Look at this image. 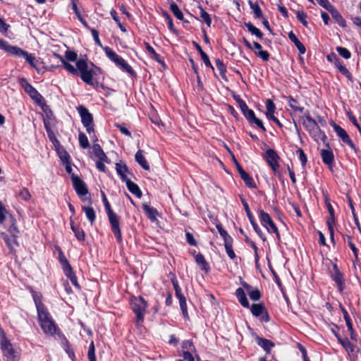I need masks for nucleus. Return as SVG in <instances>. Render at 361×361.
Listing matches in <instances>:
<instances>
[{"label":"nucleus","mask_w":361,"mask_h":361,"mask_svg":"<svg viewBox=\"0 0 361 361\" xmlns=\"http://www.w3.org/2000/svg\"><path fill=\"white\" fill-rule=\"evenodd\" d=\"M39 325L46 334L54 335L57 330V327L46 310H40L37 313Z\"/></svg>","instance_id":"obj_1"},{"label":"nucleus","mask_w":361,"mask_h":361,"mask_svg":"<svg viewBox=\"0 0 361 361\" xmlns=\"http://www.w3.org/2000/svg\"><path fill=\"white\" fill-rule=\"evenodd\" d=\"M131 306L136 315L135 321L138 325L143 321L144 314L147 307V302L142 297L135 298L132 300Z\"/></svg>","instance_id":"obj_2"},{"label":"nucleus","mask_w":361,"mask_h":361,"mask_svg":"<svg viewBox=\"0 0 361 361\" xmlns=\"http://www.w3.org/2000/svg\"><path fill=\"white\" fill-rule=\"evenodd\" d=\"M106 55L108 56L109 59L114 61L118 66H119L123 71L133 75L135 73L134 71L131 68L130 65H128L126 61L120 56H118L114 51H113L109 47H106L104 49Z\"/></svg>","instance_id":"obj_3"},{"label":"nucleus","mask_w":361,"mask_h":361,"mask_svg":"<svg viewBox=\"0 0 361 361\" xmlns=\"http://www.w3.org/2000/svg\"><path fill=\"white\" fill-rule=\"evenodd\" d=\"M76 66L79 72V75L85 83L88 85L92 84L93 71L84 59H80L76 62Z\"/></svg>","instance_id":"obj_4"},{"label":"nucleus","mask_w":361,"mask_h":361,"mask_svg":"<svg viewBox=\"0 0 361 361\" xmlns=\"http://www.w3.org/2000/svg\"><path fill=\"white\" fill-rule=\"evenodd\" d=\"M20 84L25 92L39 106L44 104V97L38 92V91L32 86L28 81L23 78L20 80Z\"/></svg>","instance_id":"obj_5"},{"label":"nucleus","mask_w":361,"mask_h":361,"mask_svg":"<svg viewBox=\"0 0 361 361\" xmlns=\"http://www.w3.org/2000/svg\"><path fill=\"white\" fill-rule=\"evenodd\" d=\"M1 333L2 338L1 340V348L3 351L4 355L6 357L8 361H15L18 359V354L13 349L10 341L6 338L2 331Z\"/></svg>","instance_id":"obj_6"},{"label":"nucleus","mask_w":361,"mask_h":361,"mask_svg":"<svg viewBox=\"0 0 361 361\" xmlns=\"http://www.w3.org/2000/svg\"><path fill=\"white\" fill-rule=\"evenodd\" d=\"M259 219L263 226H264L269 233H274L277 238L280 239V235L276 224L272 221L269 214L263 210L259 211Z\"/></svg>","instance_id":"obj_7"},{"label":"nucleus","mask_w":361,"mask_h":361,"mask_svg":"<svg viewBox=\"0 0 361 361\" xmlns=\"http://www.w3.org/2000/svg\"><path fill=\"white\" fill-rule=\"evenodd\" d=\"M71 179L73 182V187L78 194V196L80 197L81 200L82 202L88 201L89 203H91V199L83 197V196L86 195L88 193L87 188L86 187L85 183L82 180H81L78 176L72 174Z\"/></svg>","instance_id":"obj_8"},{"label":"nucleus","mask_w":361,"mask_h":361,"mask_svg":"<svg viewBox=\"0 0 361 361\" xmlns=\"http://www.w3.org/2000/svg\"><path fill=\"white\" fill-rule=\"evenodd\" d=\"M79 114L80 115L82 123L86 128V130L89 134L94 133L93 126V117L89 111L83 106H80L78 108Z\"/></svg>","instance_id":"obj_9"},{"label":"nucleus","mask_w":361,"mask_h":361,"mask_svg":"<svg viewBox=\"0 0 361 361\" xmlns=\"http://www.w3.org/2000/svg\"><path fill=\"white\" fill-rule=\"evenodd\" d=\"M109 221L112 229V231L116 236L118 242L119 243H122V235L121 231L119 226V216L114 213V212H111L107 213Z\"/></svg>","instance_id":"obj_10"},{"label":"nucleus","mask_w":361,"mask_h":361,"mask_svg":"<svg viewBox=\"0 0 361 361\" xmlns=\"http://www.w3.org/2000/svg\"><path fill=\"white\" fill-rule=\"evenodd\" d=\"M9 54L25 58L32 67L37 69V67L34 63L35 56L28 52L21 49L18 47L13 46L11 51H9Z\"/></svg>","instance_id":"obj_11"},{"label":"nucleus","mask_w":361,"mask_h":361,"mask_svg":"<svg viewBox=\"0 0 361 361\" xmlns=\"http://www.w3.org/2000/svg\"><path fill=\"white\" fill-rule=\"evenodd\" d=\"M242 203L243 204V207L246 212L247 216L255 231L258 234V235L260 237V238H262L263 240H265V238H264L262 231L260 230L259 227L258 226V225L257 224V223L255 221V218L250 212L248 204L246 202V201L244 199H242Z\"/></svg>","instance_id":"obj_12"},{"label":"nucleus","mask_w":361,"mask_h":361,"mask_svg":"<svg viewBox=\"0 0 361 361\" xmlns=\"http://www.w3.org/2000/svg\"><path fill=\"white\" fill-rule=\"evenodd\" d=\"M264 158L267 162L268 163L269 166L272 169V170L274 172H276L277 168L279 166L278 162V159L279 157L276 152L274 150L269 149L267 150Z\"/></svg>","instance_id":"obj_13"},{"label":"nucleus","mask_w":361,"mask_h":361,"mask_svg":"<svg viewBox=\"0 0 361 361\" xmlns=\"http://www.w3.org/2000/svg\"><path fill=\"white\" fill-rule=\"evenodd\" d=\"M303 125L306 130L311 134L316 135L320 130L316 121L314 120L309 114L305 116Z\"/></svg>","instance_id":"obj_14"},{"label":"nucleus","mask_w":361,"mask_h":361,"mask_svg":"<svg viewBox=\"0 0 361 361\" xmlns=\"http://www.w3.org/2000/svg\"><path fill=\"white\" fill-rule=\"evenodd\" d=\"M334 131L336 133L337 135L341 138L343 142L346 143L351 148H355V145L353 144L349 135L343 128H342L340 126L334 123Z\"/></svg>","instance_id":"obj_15"},{"label":"nucleus","mask_w":361,"mask_h":361,"mask_svg":"<svg viewBox=\"0 0 361 361\" xmlns=\"http://www.w3.org/2000/svg\"><path fill=\"white\" fill-rule=\"evenodd\" d=\"M5 227L7 228L8 232L11 235V237L13 238V242L16 243V238L18 237L19 231L16 225V220L11 214L8 215V221L6 222Z\"/></svg>","instance_id":"obj_16"},{"label":"nucleus","mask_w":361,"mask_h":361,"mask_svg":"<svg viewBox=\"0 0 361 361\" xmlns=\"http://www.w3.org/2000/svg\"><path fill=\"white\" fill-rule=\"evenodd\" d=\"M333 270H334V272L331 274L332 279L338 285L339 290L342 291L344 288V281H343V274L338 270L336 264H334Z\"/></svg>","instance_id":"obj_17"},{"label":"nucleus","mask_w":361,"mask_h":361,"mask_svg":"<svg viewBox=\"0 0 361 361\" xmlns=\"http://www.w3.org/2000/svg\"><path fill=\"white\" fill-rule=\"evenodd\" d=\"M242 286L245 288L248 293L249 297L252 300L257 301L260 299L261 294L257 288L252 289L251 286L245 282L242 283Z\"/></svg>","instance_id":"obj_18"},{"label":"nucleus","mask_w":361,"mask_h":361,"mask_svg":"<svg viewBox=\"0 0 361 361\" xmlns=\"http://www.w3.org/2000/svg\"><path fill=\"white\" fill-rule=\"evenodd\" d=\"M135 161L144 169L145 170H149L150 167L147 161L144 156L143 150L139 149L135 156Z\"/></svg>","instance_id":"obj_19"},{"label":"nucleus","mask_w":361,"mask_h":361,"mask_svg":"<svg viewBox=\"0 0 361 361\" xmlns=\"http://www.w3.org/2000/svg\"><path fill=\"white\" fill-rule=\"evenodd\" d=\"M338 343L342 345L348 355L355 352H359V349L356 350L355 346L352 344L348 338L343 339L341 338H338Z\"/></svg>","instance_id":"obj_20"},{"label":"nucleus","mask_w":361,"mask_h":361,"mask_svg":"<svg viewBox=\"0 0 361 361\" xmlns=\"http://www.w3.org/2000/svg\"><path fill=\"white\" fill-rule=\"evenodd\" d=\"M257 344L261 346L267 353H269L274 346L273 342L269 340L257 336L256 338Z\"/></svg>","instance_id":"obj_21"},{"label":"nucleus","mask_w":361,"mask_h":361,"mask_svg":"<svg viewBox=\"0 0 361 361\" xmlns=\"http://www.w3.org/2000/svg\"><path fill=\"white\" fill-rule=\"evenodd\" d=\"M116 170L117 173L121 176V178L123 181H126L129 178L126 176V173L128 172V166L126 164L120 162L116 164Z\"/></svg>","instance_id":"obj_22"},{"label":"nucleus","mask_w":361,"mask_h":361,"mask_svg":"<svg viewBox=\"0 0 361 361\" xmlns=\"http://www.w3.org/2000/svg\"><path fill=\"white\" fill-rule=\"evenodd\" d=\"M321 156L324 164H327L328 166L332 165L334 160V157L333 152L331 150L322 149Z\"/></svg>","instance_id":"obj_23"},{"label":"nucleus","mask_w":361,"mask_h":361,"mask_svg":"<svg viewBox=\"0 0 361 361\" xmlns=\"http://www.w3.org/2000/svg\"><path fill=\"white\" fill-rule=\"evenodd\" d=\"M332 18L335 20V21L341 27H345V21L343 18L342 16L340 14V13L336 9L334 6H333L331 9L328 11Z\"/></svg>","instance_id":"obj_24"},{"label":"nucleus","mask_w":361,"mask_h":361,"mask_svg":"<svg viewBox=\"0 0 361 361\" xmlns=\"http://www.w3.org/2000/svg\"><path fill=\"white\" fill-rule=\"evenodd\" d=\"M125 182H126V186H127L128 190L131 193H133V195H135L136 197H137L139 198H140L142 197V192L140 190V188L137 184H135V183L131 181L130 179L126 180V181H125Z\"/></svg>","instance_id":"obj_25"},{"label":"nucleus","mask_w":361,"mask_h":361,"mask_svg":"<svg viewBox=\"0 0 361 361\" xmlns=\"http://www.w3.org/2000/svg\"><path fill=\"white\" fill-rule=\"evenodd\" d=\"M55 56L59 58L61 63H63L64 68L71 74L75 76H79V72L78 71V68H75L73 65L68 63L62 56L59 54H55Z\"/></svg>","instance_id":"obj_26"},{"label":"nucleus","mask_w":361,"mask_h":361,"mask_svg":"<svg viewBox=\"0 0 361 361\" xmlns=\"http://www.w3.org/2000/svg\"><path fill=\"white\" fill-rule=\"evenodd\" d=\"M142 208L151 221H154L157 219V216H158V211L157 209L150 207L147 203L142 204Z\"/></svg>","instance_id":"obj_27"},{"label":"nucleus","mask_w":361,"mask_h":361,"mask_svg":"<svg viewBox=\"0 0 361 361\" xmlns=\"http://www.w3.org/2000/svg\"><path fill=\"white\" fill-rule=\"evenodd\" d=\"M235 295L238 298L240 303L244 307L248 308L250 307L249 302L246 298L245 291L243 288H238L235 290Z\"/></svg>","instance_id":"obj_28"},{"label":"nucleus","mask_w":361,"mask_h":361,"mask_svg":"<svg viewBox=\"0 0 361 361\" xmlns=\"http://www.w3.org/2000/svg\"><path fill=\"white\" fill-rule=\"evenodd\" d=\"M288 37L290 39L291 42L294 43L295 47L298 48L299 52L302 54L305 53L306 49L305 46L302 44V43L298 39L296 35L293 32H290L288 34Z\"/></svg>","instance_id":"obj_29"},{"label":"nucleus","mask_w":361,"mask_h":361,"mask_svg":"<svg viewBox=\"0 0 361 361\" xmlns=\"http://www.w3.org/2000/svg\"><path fill=\"white\" fill-rule=\"evenodd\" d=\"M92 150L94 155L100 160L104 161H108V157L102 150V147L98 144H94L92 146Z\"/></svg>","instance_id":"obj_30"},{"label":"nucleus","mask_w":361,"mask_h":361,"mask_svg":"<svg viewBox=\"0 0 361 361\" xmlns=\"http://www.w3.org/2000/svg\"><path fill=\"white\" fill-rule=\"evenodd\" d=\"M195 262L200 266L202 270L208 272L209 269V265L206 262L204 257L202 254L198 253L195 255Z\"/></svg>","instance_id":"obj_31"},{"label":"nucleus","mask_w":361,"mask_h":361,"mask_svg":"<svg viewBox=\"0 0 361 361\" xmlns=\"http://www.w3.org/2000/svg\"><path fill=\"white\" fill-rule=\"evenodd\" d=\"M82 209L85 213L86 217L90 224H93L96 219V214L94 209L92 207L82 206Z\"/></svg>","instance_id":"obj_32"},{"label":"nucleus","mask_w":361,"mask_h":361,"mask_svg":"<svg viewBox=\"0 0 361 361\" xmlns=\"http://www.w3.org/2000/svg\"><path fill=\"white\" fill-rule=\"evenodd\" d=\"M71 226L73 232L75 234V236L78 240L82 241L85 240V233L83 230L80 229L79 227L76 226L72 219H71Z\"/></svg>","instance_id":"obj_33"},{"label":"nucleus","mask_w":361,"mask_h":361,"mask_svg":"<svg viewBox=\"0 0 361 361\" xmlns=\"http://www.w3.org/2000/svg\"><path fill=\"white\" fill-rule=\"evenodd\" d=\"M248 4H249L250 8L253 11L255 18H263L262 11L260 8L258 3H257V2L254 3L251 0H249Z\"/></svg>","instance_id":"obj_34"},{"label":"nucleus","mask_w":361,"mask_h":361,"mask_svg":"<svg viewBox=\"0 0 361 361\" xmlns=\"http://www.w3.org/2000/svg\"><path fill=\"white\" fill-rule=\"evenodd\" d=\"M245 27L247 28V30L253 35L262 39L263 37V33L255 25H253L251 23H245Z\"/></svg>","instance_id":"obj_35"},{"label":"nucleus","mask_w":361,"mask_h":361,"mask_svg":"<svg viewBox=\"0 0 361 361\" xmlns=\"http://www.w3.org/2000/svg\"><path fill=\"white\" fill-rule=\"evenodd\" d=\"M240 177L244 180L245 184L251 188H255V184L254 183L253 179L252 177L250 176V175L245 171H240Z\"/></svg>","instance_id":"obj_36"},{"label":"nucleus","mask_w":361,"mask_h":361,"mask_svg":"<svg viewBox=\"0 0 361 361\" xmlns=\"http://www.w3.org/2000/svg\"><path fill=\"white\" fill-rule=\"evenodd\" d=\"M250 310L254 316L259 317L262 314L264 306L262 304H253L250 307Z\"/></svg>","instance_id":"obj_37"},{"label":"nucleus","mask_w":361,"mask_h":361,"mask_svg":"<svg viewBox=\"0 0 361 361\" xmlns=\"http://www.w3.org/2000/svg\"><path fill=\"white\" fill-rule=\"evenodd\" d=\"M170 10L178 20H183V14L176 3L172 2L170 4Z\"/></svg>","instance_id":"obj_38"},{"label":"nucleus","mask_w":361,"mask_h":361,"mask_svg":"<svg viewBox=\"0 0 361 361\" xmlns=\"http://www.w3.org/2000/svg\"><path fill=\"white\" fill-rule=\"evenodd\" d=\"M196 48H197V51H199L200 54L201 55L202 59L203 60L205 66L213 68V66H212L211 62L209 61V56L202 49L201 47L198 44H196Z\"/></svg>","instance_id":"obj_39"},{"label":"nucleus","mask_w":361,"mask_h":361,"mask_svg":"<svg viewBox=\"0 0 361 361\" xmlns=\"http://www.w3.org/2000/svg\"><path fill=\"white\" fill-rule=\"evenodd\" d=\"M224 246L226 251V253L228 254V257L233 259L235 257V252L233 250V239L230 240H227L226 242H224Z\"/></svg>","instance_id":"obj_40"},{"label":"nucleus","mask_w":361,"mask_h":361,"mask_svg":"<svg viewBox=\"0 0 361 361\" xmlns=\"http://www.w3.org/2000/svg\"><path fill=\"white\" fill-rule=\"evenodd\" d=\"M66 276L71 280V283L77 288H79V284L77 281V277L73 272L72 268H69L63 271Z\"/></svg>","instance_id":"obj_41"},{"label":"nucleus","mask_w":361,"mask_h":361,"mask_svg":"<svg viewBox=\"0 0 361 361\" xmlns=\"http://www.w3.org/2000/svg\"><path fill=\"white\" fill-rule=\"evenodd\" d=\"M59 259L63 271L71 267L68 261L61 250H59Z\"/></svg>","instance_id":"obj_42"},{"label":"nucleus","mask_w":361,"mask_h":361,"mask_svg":"<svg viewBox=\"0 0 361 361\" xmlns=\"http://www.w3.org/2000/svg\"><path fill=\"white\" fill-rule=\"evenodd\" d=\"M177 298L179 300L180 307L183 312L184 317H188V311H187V305H186L185 298L184 297L183 295L178 296Z\"/></svg>","instance_id":"obj_43"},{"label":"nucleus","mask_w":361,"mask_h":361,"mask_svg":"<svg viewBox=\"0 0 361 361\" xmlns=\"http://www.w3.org/2000/svg\"><path fill=\"white\" fill-rule=\"evenodd\" d=\"M44 127L45 129L48 133L49 139L54 142V144H58L59 145V142L56 140V137L54 135V133L51 130V128L49 127V122L44 119Z\"/></svg>","instance_id":"obj_44"},{"label":"nucleus","mask_w":361,"mask_h":361,"mask_svg":"<svg viewBox=\"0 0 361 361\" xmlns=\"http://www.w3.org/2000/svg\"><path fill=\"white\" fill-rule=\"evenodd\" d=\"M80 146L83 149H87L90 147V143L87 136L83 133H80L78 135Z\"/></svg>","instance_id":"obj_45"},{"label":"nucleus","mask_w":361,"mask_h":361,"mask_svg":"<svg viewBox=\"0 0 361 361\" xmlns=\"http://www.w3.org/2000/svg\"><path fill=\"white\" fill-rule=\"evenodd\" d=\"M146 49L147 51L152 55V58L159 63H161L162 61L159 58V55L157 54L155 50L153 49L152 47H151L148 43H145Z\"/></svg>","instance_id":"obj_46"},{"label":"nucleus","mask_w":361,"mask_h":361,"mask_svg":"<svg viewBox=\"0 0 361 361\" xmlns=\"http://www.w3.org/2000/svg\"><path fill=\"white\" fill-rule=\"evenodd\" d=\"M3 238L11 252L14 251V245H18V243L13 242V238H10L6 234L2 233Z\"/></svg>","instance_id":"obj_47"},{"label":"nucleus","mask_w":361,"mask_h":361,"mask_svg":"<svg viewBox=\"0 0 361 361\" xmlns=\"http://www.w3.org/2000/svg\"><path fill=\"white\" fill-rule=\"evenodd\" d=\"M200 16L208 27H210L212 24V19L209 14L206 12L202 8H200Z\"/></svg>","instance_id":"obj_48"},{"label":"nucleus","mask_w":361,"mask_h":361,"mask_svg":"<svg viewBox=\"0 0 361 361\" xmlns=\"http://www.w3.org/2000/svg\"><path fill=\"white\" fill-rule=\"evenodd\" d=\"M8 214L4 207V206L0 203V224H2L4 221H8Z\"/></svg>","instance_id":"obj_49"},{"label":"nucleus","mask_w":361,"mask_h":361,"mask_svg":"<svg viewBox=\"0 0 361 361\" xmlns=\"http://www.w3.org/2000/svg\"><path fill=\"white\" fill-rule=\"evenodd\" d=\"M215 63H216V66L220 74L221 75L222 78H226L225 73L226 71V68L225 65L224 64L223 61L220 59H216L215 61Z\"/></svg>","instance_id":"obj_50"},{"label":"nucleus","mask_w":361,"mask_h":361,"mask_svg":"<svg viewBox=\"0 0 361 361\" xmlns=\"http://www.w3.org/2000/svg\"><path fill=\"white\" fill-rule=\"evenodd\" d=\"M18 196L25 201H28L31 197V195L26 188H22L18 192Z\"/></svg>","instance_id":"obj_51"},{"label":"nucleus","mask_w":361,"mask_h":361,"mask_svg":"<svg viewBox=\"0 0 361 361\" xmlns=\"http://www.w3.org/2000/svg\"><path fill=\"white\" fill-rule=\"evenodd\" d=\"M327 225L329 230L330 235L332 240H334V228L333 224L335 223V214L333 216L329 215V217L327 219Z\"/></svg>","instance_id":"obj_52"},{"label":"nucleus","mask_w":361,"mask_h":361,"mask_svg":"<svg viewBox=\"0 0 361 361\" xmlns=\"http://www.w3.org/2000/svg\"><path fill=\"white\" fill-rule=\"evenodd\" d=\"M216 228L221 236L223 238L224 241L226 242L227 240H232V238L228 234V233L222 228L221 225H216Z\"/></svg>","instance_id":"obj_53"},{"label":"nucleus","mask_w":361,"mask_h":361,"mask_svg":"<svg viewBox=\"0 0 361 361\" xmlns=\"http://www.w3.org/2000/svg\"><path fill=\"white\" fill-rule=\"evenodd\" d=\"M336 51L342 57H343L345 59H348L351 56L350 52L345 47H337Z\"/></svg>","instance_id":"obj_54"},{"label":"nucleus","mask_w":361,"mask_h":361,"mask_svg":"<svg viewBox=\"0 0 361 361\" xmlns=\"http://www.w3.org/2000/svg\"><path fill=\"white\" fill-rule=\"evenodd\" d=\"M266 108H267L266 116L274 114L276 107H275V104H274L272 100H271L269 99L267 100Z\"/></svg>","instance_id":"obj_55"},{"label":"nucleus","mask_w":361,"mask_h":361,"mask_svg":"<svg viewBox=\"0 0 361 361\" xmlns=\"http://www.w3.org/2000/svg\"><path fill=\"white\" fill-rule=\"evenodd\" d=\"M33 300L37 310V313L39 312L40 310H46L44 305L42 303L40 300V298L37 294H33Z\"/></svg>","instance_id":"obj_56"},{"label":"nucleus","mask_w":361,"mask_h":361,"mask_svg":"<svg viewBox=\"0 0 361 361\" xmlns=\"http://www.w3.org/2000/svg\"><path fill=\"white\" fill-rule=\"evenodd\" d=\"M87 357H88V359L90 361H96L95 348H94V345L93 341H92L90 345L88 353H87Z\"/></svg>","instance_id":"obj_57"},{"label":"nucleus","mask_w":361,"mask_h":361,"mask_svg":"<svg viewBox=\"0 0 361 361\" xmlns=\"http://www.w3.org/2000/svg\"><path fill=\"white\" fill-rule=\"evenodd\" d=\"M59 156L61 160L64 163H68L70 159V156L63 149H57Z\"/></svg>","instance_id":"obj_58"},{"label":"nucleus","mask_w":361,"mask_h":361,"mask_svg":"<svg viewBox=\"0 0 361 361\" xmlns=\"http://www.w3.org/2000/svg\"><path fill=\"white\" fill-rule=\"evenodd\" d=\"M296 17L299 21L301 22V23L304 26L307 25V22L306 20L307 18V14L303 11H298L296 13Z\"/></svg>","instance_id":"obj_59"},{"label":"nucleus","mask_w":361,"mask_h":361,"mask_svg":"<svg viewBox=\"0 0 361 361\" xmlns=\"http://www.w3.org/2000/svg\"><path fill=\"white\" fill-rule=\"evenodd\" d=\"M342 312L343 314L344 319L346 322V325L348 326V330H351L353 328V324L351 322V319L350 317V315L348 314V312L343 308H341Z\"/></svg>","instance_id":"obj_60"},{"label":"nucleus","mask_w":361,"mask_h":361,"mask_svg":"<svg viewBox=\"0 0 361 361\" xmlns=\"http://www.w3.org/2000/svg\"><path fill=\"white\" fill-rule=\"evenodd\" d=\"M335 66L338 69V71L343 75L349 74L348 70L341 63L339 59H336L335 61Z\"/></svg>","instance_id":"obj_61"},{"label":"nucleus","mask_w":361,"mask_h":361,"mask_svg":"<svg viewBox=\"0 0 361 361\" xmlns=\"http://www.w3.org/2000/svg\"><path fill=\"white\" fill-rule=\"evenodd\" d=\"M296 153L299 156V159H300L302 165L305 166L307 163V157H306L304 151L302 149L299 148L297 149Z\"/></svg>","instance_id":"obj_62"},{"label":"nucleus","mask_w":361,"mask_h":361,"mask_svg":"<svg viewBox=\"0 0 361 361\" xmlns=\"http://www.w3.org/2000/svg\"><path fill=\"white\" fill-rule=\"evenodd\" d=\"M183 357L184 358V360H187V361H199V357L197 356V358L195 359L191 352H190L189 350H185L183 352Z\"/></svg>","instance_id":"obj_63"},{"label":"nucleus","mask_w":361,"mask_h":361,"mask_svg":"<svg viewBox=\"0 0 361 361\" xmlns=\"http://www.w3.org/2000/svg\"><path fill=\"white\" fill-rule=\"evenodd\" d=\"M255 55L261 58L264 61H267L269 59V54L267 51H255Z\"/></svg>","instance_id":"obj_64"}]
</instances>
